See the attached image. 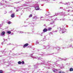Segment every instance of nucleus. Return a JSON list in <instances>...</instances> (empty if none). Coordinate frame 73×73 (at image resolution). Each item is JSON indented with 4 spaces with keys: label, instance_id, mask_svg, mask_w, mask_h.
Masks as SVG:
<instances>
[{
    "label": "nucleus",
    "instance_id": "nucleus-1",
    "mask_svg": "<svg viewBox=\"0 0 73 73\" xmlns=\"http://www.w3.org/2000/svg\"><path fill=\"white\" fill-rule=\"evenodd\" d=\"M66 31V29L64 28H61V30L60 31V33H63Z\"/></svg>",
    "mask_w": 73,
    "mask_h": 73
},
{
    "label": "nucleus",
    "instance_id": "nucleus-2",
    "mask_svg": "<svg viewBox=\"0 0 73 73\" xmlns=\"http://www.w3.org/2000/svg\"><path fill=\"white\" fill-rule=\"evenodd\" d=\"M39 5L38 4H36L35 6V9L36 10H39L40 9V8H39Z\"/></svg>",
    "mask_w": 73,
    "mask_h": 73
},
{
    "label": "nucleus",
    "instance_id": "nucleus-3",
    "mask_svg": "<svg viewBox=\"0 0 73 73\" xmlns=\"http://www.w3.org/2000/svg\"><path fill=\"white\" fill-rule=\"evenodd\" d=\"M34 68L32 69L33 73V72H34V71H35V69H37V68H38V66H37V65H34Z\"/></svg>",
    "mask_w": 73,
    "mask_h": 73
},
{
    "label": "nucleus",
    "instance_id": "nucleus-4",
    "mask_svg": "<svg viewBox=\"0 0 73 73\" xmlns=\"http://www.w3.org/2000/svg\"><path fill=\"white\" fill-rule=\"evenodd\" d=\"M5 33L4 31H3L0 34V36H5Z\"/></svg>",
    "mask_w": 73,
    "mask_h": 73
},
{
    "label": "nucleus",
    "instance_id": "nucleus-5",
    "mask_svg": "<svg viewBox=\"0 0 73 73\" xmlns=\"http://www.w3.org/2000/svg\"><path fill=\"white\" fill-rule=\"evenodd\" d=\"M26 24L27 25H29V26L30 27H31V26H33V23H26Z\"/></svg>",
    "mask_w": 73,
    "mask_h": 73
},
{
    "label": "nucleus",
    "instance_id": "nucleus-6",
    "mask_svg": "<svg viewBox=\"0 0 73 73\" xmlns=\"http://www.w3.org/2000/svg\"><path fill=\"white\" fill-rule=\"evenodd\" d=\"M50 14L48 12H47L45 15V17H47V16L49 15H50Z\"/></svg>",
    "mask_w": 73,
    "mask_h": 73
},
{
    "label": "nucleus",
    "instance_id": "nucleus-7",
    "mask_svg": "<svg viewBox=\"0 0 73 73\" xmlns=\"http://www.w3.org/2000/svg\"><path fill=\"white\" fill-rule=\"evenodd\" d=\"M48 31V29L46 28L44 29L43 30V32H46Z\"/></svg>",
    "mask_w": 73,
    "mask_h": 73
},
{
    "label": "nucleus",
    "instance_id": "nucleus-8",
    "mask_svg": "<svg viewBox=\"0 0 73 73\" xmlns=\"http://www.w3.org/2000/svg\"><path fill=\"white\" fill-rule=\"evenodd\" d=\"M59 59H60L59 60L61 61V60H64V61H66V59H62V58H58Z\"/></svg>",
    "mask_w": 73,
    "mask_h": 73
},
{
    "label": "nucleus",
    "instance_id": "nucleus-9",
    "mask_svg": "<svg viewBox=\"0 0 73 73\" xmlns=\"http://www.w3.org/2000/svg\"><path fill=\"white\" fill-rule=\"evenodd\" d=\"M48 46H48V45H47V46H43V48H46V49H48Z\"/></svg>",
    "mask_w": 73,
    "mask_h": 73
},
{
    "label": "nucleus",
    "instance_id": "nucleus-10",
    "mask_svg": "<svg viewBox=\"0 0 73 73\" xmlns=\"http://www.w3.org/2000/svg\"><path fill=\"white\" fill-rule=\"evenodd\" d=\"M11 17H12V18H13V17H15V13H13L11 15Z\"/></svg>",
    "mask_w": 73,
    "mask_h": 73
},
{
    "label": "nucleus",
    "instance_id": "nucleus-11",
    "mask_svg": "<svg viewBox=\"0 0 73 73\" xmlns=\"http://www.w3.org/2000/svg\"><path fill=\"white\" fill-rule=\"evenodd\" d=\"M52 28H50V27H49L48 28V29H47V31H50L51 30H52Z\"/></svg>",
    "mask_w": 73,
    "mask_h": 73
},
{
    "label": "nucleus",
    "instance_id": "nucleus-12",
    "mask_svg": "<svg viewBox=\"0 0 73 73\" xmlns=\"http://www.w3.org/2000/svg\"><path fill=\"white\" fill-rule=\"evenodd\" d=\"M37 19H38V18L36 16H35L33 17V19H34V20H36Z\"/></svg>",
    "mask_w": 73,
    "mask_h": 73
},
{
    "label": "nucleus",
    "instance_id": "nucleus-13",
    "mask_svg": "<svg viewBox=\"0 0 73 73\" xmlns=\"http://www.w3.org/2000/svg\"><path fill=\"white\" fill-rule=\"evenodd\" d=\"M48 35H46L45 36H44V38H43V39H46V38H48Z\"/></svg>",
    "mask_w": 73,
    "mask_h": 73
},
{
    "label": "nucleus",
    "instance_id": "nucleus-14",
    "mask_svg": "<svg viewBox=\"0 0 73 73\" xmlns=\"http://www.w3.org/2000/svg\"><path fill=\"white\" fill-rule=\"evenodd\" d=\"M61 13H56L55 14V15H54V16H57V15H60L61 14Z\"/></svg>",
    "mask_w": 73,
    "mask_h": 73
},
{
    "label": "nucleus",
    "instance_id": "nucleus-15",
    "mask_svg": "<svg viewBox=\"0 0 73 73\" xmlns=\"http://www.w3.org/2000/svg\"><path fill=\"white\" fill-rule=\"evenodd\" d=\"M53 71L54 72L56 73L57 71V69H54V70H53Z\"/></svg>",
    "mask_w": 73,
    "mask_h": 73
},
{
    "label": "nucleus",
    "instance_id": "nucleus-16",
    "mask_svg": "<svg viewBox=\"0 0 73 73\" xmlns=\"http://www.w3.org/2000/svg\"><path fill=\"white\" fill-rule=\"evenodd\" d=\"M54 21H53L52 22H51L50 23V25H53V24H54Z\"/></svg>",
    "mask_w": 73,
    "mask_h": 73
},
{
    "label": "nucleus",
    "instance_id": "nucleus-17",
    "mask_svg": "<svg viewBox=\"0 0 73 73\" xmlns=\"http://www.w3.org/2000/svg\"><path fill=\"white\" fill-rule=\"evenodd\" d=\"M29 44L28 43H26L24 45V46H28Z\"/></svg>",
    "mask_w": 73,
    "mask_h": 73
},
{
    "label": "nucleus",
    "instance_id": "nucleus-18",
    "mask_svg": "<svg viewBox=\"0 0 73 73\" xmlns=\"http://www.w3.org/2000/svg\"><path fill=\"white\" fill-rule=\"evenodd\" d=\"M70 72H72L73 71V68H71L70 69Z\"/></svg>",
    "mask_w": 73,
    "mask_h": 73
},
{
    "label": "nucleus",
    "instance_id": "nucleus-19",
    "mask_svg": "<svg viewBox=\"0 0 73 73\" xmlns=\"http://www.w3.org/2000/svg\"><path fill=\"white\" fill-rule=\"evenodd\" d=\"M56 49H57V50H58L59 51V50L60 49V47H56Z\"/></svg>",
    "mask_w": 73,
    "mask_h": 73
},
{
    "label": "nucleus",
    "instance_id": "nucleus-20",
    "mask_svg": "<svg viewBox=\"0 0 73 73\" xmlns=\"http://www.w3.org/2000/svg\"><path fill=\"white\" fill-rule=\"evenodd\" d=\"M69 3V2H67L66 3H63V4H64L65 5H68Z\"/></svg>",
    "mask_w": 73,
    "mask_h": 73
},
{
    "label": "nucleus",
    "instance_id": "nucleus-21",
    "mask_svg": "<svg viewBox=\"0 0 73 73\" xmlns=\"http://www.w3.org/2000/svg\"><path fill=\"white\" fill-rule=\"evenodd\" d=\"M18 32H19V33H24V32L22 31H18Z\"/></svg>",
    "mask_w": 73,
    "mask_h": 73
},
{
    "label": "nucleus",
    "instance_id": "nucleus-22",
    "mask_svg": "<svg viewBox=\"0 0 73 73\" xmlns=\"http://www.w3.org/2000/svg\"><path fill=\"white\" fill-rule=\"evenodd\" d=\"M72 46V44L68 45V47H67V48H70V47H71Z\"/></svg>",
    "mask_w": 73,
    "mask_h": 73
},
{
    "label": "nucleus",
    "instance_id": "nucleus-23",
    "mask_svg": "<svg viewBox=\"0 0 73 73\" xmlns=\"http://www.w3.org/2000/svg\"><path fill=\"white\" fill-rule=\"evenodd\" d=\"M7 33H8L9 34H11V31H8L7 32Z\"/></svg>",
    "mask_w": 73,
    "mask_h": 73
},
{
    "label": "nucleus",
    "instance_id": "nucleus-24",
    "mask_svg": "<svg viewBox=\"0 0 73 73\" xmlns=\"http://www.w3.org/2000/svg\"><path fill=\"white\" fill-rule=\"evenodd\" d=\"M70 12H73V10H72V11H70V10H67V12H70Z\"/></svg>",
    "mask_w": 73,
    "mask_h": 73
},
{
    "label": "nucleus",
    "instance_id": "nucleus-25",
    "mask_svg": "<svg viewBox=\"0 0 73 73\" xmlns=\"http://www.w3.org/2000/svg\"><path fill=\"white\" fill-rule=\"evenodd\" d=\"M45 60H43L42 62V64H45Z\"/></svg>",
    "mask_w": 73,
    "mask_h": 73
},
{
    "label": "nucleus",
    "instance_id": "nucleus-26",
    "mask_svg": "<svg viewBox=\"0 0 73 73\" xmlns=\"http://www.w3.org/2000/svg\"><path fill=\"white\" fill-rule=\"evenodd\" d=\"M18 64H21V62L20 61H19L18 62Z\"/></svg>",
    "mask_w": 73,
    "mask_h": 73
},
{
    "label": "nucleus",
    "instance_id": "nucleus-27",
    "mask_svg": "<svg viewBox=\"0 0 73 73\" xmlns=\"http://www.w3.org/2000/svg\"><path fill=\"white\" fill-rule=\"evenodd\" d=\"M7 24H11V22L10 21H9L7 23Z\"/></svg>",
    "mask_w": 73,
    "mask_h": 73
},
{
    "label": "nucleus",
    "instance_id": "nucleus-28",
    "mask_svg": "<svg viewBox=\"0 0 73 73\" xmlns=\"http://www.w3.org/2000/svg\"><path fill=\"white\" fill-rule=\"evenodd\" d=\"M39 42H38V40L36 41V45H37V44H38V43Z\"/></svg>",
    "mask_w": 73,
    "mask_h": 73
},
{
    "label": "nucleus",
    "instance_id": "nucleus-29",
    "mask_svg": "<svg viewBox=\"0 0 73 73\" xmlns=\"http://www.w3.org/2000/svg\"><path fill=\"white\" fill-rule=\"evenodd\" d=\"M31 57H32V58H37V57H34V56H31Z\"/></svg>",
    "mask_w": 73,
    "mask_h": 73
},
{
    "label": "nucleus",
    "instance_id": "nucleus-30",
    "mask_svg": "<svg viewBox=\"0 0 73 73\" xmlns=\"http://www.w3.org/2000/svg\"><path fill=\"white\" fill-rule=\"evenodd\" d=\"M48 48L47 49H49V48H50V47H51L52 46H51L50 45H48Z\"/></svg>",
    "mask_w": 73,
    "mask_h": 73
},
{
    "label": "nucleus",
    "instance_id": "nucleus-31",
    "mask_svg": "<svg viewBox=\"0 0 73 73\" xmlns=\"http://www.w3.org/2000/svg\"><path fill=\"white\" fill-rule=\"evenodd\" d=\"M57 29L60 31V30H61V28L60 27H58Z\"/></svg>",
    "mask_w": 73,
    "mask_h": 73
},
{
    "label": "nucleus",
    "instance_id": "nucleus-32",
    "mask_svg": "<svg viewBox=\"0 0 73 73\" xmlns=\"http://www.w3.org/2000/svg\"><path fill=\"white\" fill-rule=\"evenodd\" d=\"M32 17V15L31 14L29 16V17L30 18V17Z\"/></svg>",
    "mask_w": 73,
    "mask_h": 73
},
{
    "label": "nucleus",
    "instance_id": "nucleus-33",
    "mask_svg": "<svg viewBox=\"0 0 73 73\" xmlns=\"http://www.w3.org/2000/svg\"><path fill=\"white\" fill-rule=\"evenodd\" d=\"M21 63H22V64L23 65V64H25L24 61H22V62H21Z\"/></svg>",
    "mask_w": 73,
    "mask_h": 73
},
{
    "label": "nucleus",
    "instance_id": "nucleus-34",
    "mask_svg": "<svg viewBox=\"0 0 73 73\" xmlns=\"http://www.w3.org/2000/svg\"><path fill=\"white\" fill-rule=\"evenodd\" d=\"M28 70V69L27 68H25L24 69V70H25V72H26L27 70Z\"/></svg>",
    "mask_w": 73,
    "mask_h": 73
},
{
    "label": "nucleus",
    "instance_id": "nucleus-35",
    "mask_svg": "<svg viewBox=\"0 0 73 73\" xmlns=\"http://www.w3.org/2000/svg\"><path fill=\"white\" fill-rule=\"evenodd\" d=\"M42 1H48V0H41Z\"/></svg>",
    "mask_w": 73,
    "mask_h": 73
},
{
    "label": "nucleus",
    "instance_id": "nucleus-36",
    "mask_svg": "<svg viewBox=\"0 0 73 73\" xmlns=\"http://www.w3.org/2000/svg\"><path fill=\"white\" fill-rule=\"evenodd\" d=\"M65 20V19H60V20H62V21H64Z\"/></svg>",
    "mask_w": 73,
    "mask_h": 73
},
{
    "label": "nucleus",
    "instance_id": "nucleus-37",
    "mask_svg": "<svg viewBox=\"0 0 73 73\" xmlns=\"http://www.w3.org/2000/svg\"><path fill=\"white\" fill-rule=\"evenodd\" d=\"M21 1H19L17 2H15V3H16V4H17V3H21Z\"/></svg>",
    "mask_w": 73,
    "mask_h": 73
},
{
    "label": "nucleus",
    "instance_id": "nucleus-38",
    "mask_svg": "<svg viewBox=\"0 0 73 73\" xmlns=\"http://www.w3.org/2000/svg\"><path fill=\"white\" fill-rule=\"evenodd\" d=\"M4 5V4L0 3V5Z\"/></svg>",
    "mask_w": 73,
    "mask_h": 73
},
{
    "label": "nucleus",
    "instance_id": "nucleus-39",
    "mask_svg": "<svg viewBox=\"0 0 73 73\" xmlns=\"http://www.w3.org/2000/svg\"><path fill=\"white\" fill-rule=\"evenodd\" d=\"M9 13H12V11H10L9 12Z\"/></svg>",
    "mask_w": 73,
    "mask_h": 73
},
{
    "label": "nucleus",
    "instance_id": "nucleus-40",
    "mask_svg": "<svg viewBox=\"0 0 73 73\" xmlns=\"http://www.w3.org/2000/svg\"><path fill=\"white\" fill-rule=\"evenodd\" d=\"M41 59H42V58L39 57L38 58V60H41Z\"/></svg>",
    "mask_w": 73,
    "mask_h": 73
},
{
    "label": "nucleus",
    "instance_id": "nucleus-41",
    "mask_svg": "<svg viewBox=\"0 0 73 73\" xmlns=\"http://www.w3.org/2000/svg\"><path fill=\"white\" fill-rule=\"evenodd\" d=\"M3 71L2 70H0V73H2Z\"/></svg>",
    "mask_w": 73,
    "mask_h": 73
},
{
    "label": "nucleus",
    "instance_id": "nucleus-42",
    "mask_svg": "<svg viewBox=\"0 0 73 73\" xmlns=\"http://www.w3.org/2000/svg\"><path fill=\"white\" fill-rule=\"evenodd\" d=\"M43 54H44V53H43V52H42V54H40V55H41V56H42V55H43Z\"/></svg>",
    "mask_w": 73,
    "mask_h": 73
},
{
    "label": "nucleus",
    "instance_id": "nucleus-43",
    "mask_svg": "<svg viewBox=\"0 0 73 73\" xmlns=\"http://www.w3.org/2000/svg\"><path fill=\"white\" fill-rule=\"evenodd\" d=\"M50 34L51 35H53V33H52V32H50Z\"/></svg>",
    "mask_w": 73,
    "mask_h": 73
},
{
    "label": "nucleus",
    "instance_id": "nucleus-44",
    "mask_svg": "<svg viewBox=\"0 0 73 73\" xmlns=\"http://www.w3.org/2000/svg\"><path fill=\"white\" fill-rule=\"evenodd\" d=\"M4 38L3 39V40H4V41H7V39H4Z\"/></svg>",
    "mask_w": 73,
    "mask_h": 73
},
{
    "label": "nucleus",
    "instance_id": "nucleus-45",
    "mask_svg": "<svg viewBox=\"0 0 73 73\" xmlns=\"http://www.w3.org/2000/svg\"><path fill=\"white\" fill-rule=\"evenodd\" d=\"M3 26V24H1L0 25V27H2Z\"/></svg>",
    "mask_w": 73,
    "mask_h": 73
},
{
    "label": "nucleus",
    "instance_id": "nucleus-46",
    "mask_svg": "<svg viewBox=\"0 0 73 73\" xmlns=\"http://www.w3.org/2000/svg\"><path fill=\"white\" fill-rule=\"evenodd\" d=\"M60 4H63L64 3H62L60 2H59Z\"/></svg>",
    "mask_w": 73,
    "mask_h": 73
},
{
    "label": "nucleus",
    "instance_id": "nucleus-47",
    "mask_svg": "<svg viewBox=\"0 0 73 73\" xmlns=\"http://www.w3.org/2000/svg\"><path fill=\"white\" fill-rule=\"evenodd\" d=\"M5 2L6 3H8V1H5Z\"/></svg>",
    "mask_w": 73,
    "mask_h": 73
},
{
    "label": "nucleus",
    "instance_id": "nucleus-48",
    "mask_svg": "<svg viewBox=\"0 0 73 73\" xmlns=\"http://www.w3.org/2000/svg\"><path fill=\"white\" fill-rule=\"evenodd\" d=\"M67 15H66V14H64V16H67Z\"/></svg>",
    "mask_w": 73,
    "mask_h": 73
},
{
    "label": "nucleus",
    "instance_id": "nucleus-49",
    "mask_svg": "<svg viewBox=\"0 0 73 73\" xmlns=\"http://www.w3.org/2000/svg\"><path fill=\"white\" fill-rule=\"evenodd\" d=\"M1 52H2V53H4V51H1Z\"/></svg>",
    "mask_w": 73,
    "mask_h": 73
},
{
    "label": "nucleus",
    "instance_id": "nucleus-50",
    "mask_svg": "<svg viewBox=\"0 0 73 73\" xmlns=\"http://www.w3.org/2000/svg\"><path fill=\"white\" fill-rule=\"evenodd\" d=\"M28 67H29V68H30V67H31V65H29L28 66Z\"/></svg>",
    "mask_w": 73,
    "mask_h": 73
},
{
    "label": "nucleus",
    "instance_id": "nucleus-51",
    "mask_svg": "<svg viewBox=\"0 0 73 73\" xmlns=\"http://www.w3.org/2000/svg\"><path fill=\"white\" fill-rule=\"evenodd\" d=\"M15 49V48H13L12 49V50H14Z\"/></svg>",
    "mask_w": 73,
    "mask_h": 73
},
{
    "label": "nucleus",
    "instance_id": "nucleus-52",
    "mask_svg": "<svg viewBox=\"0 0 73 73\" xmlns=\"http://www.w3.org/2000/svg\"><path fill=\"white\" fill-rule=\"evenodd\" d=\"M62 9V7H60V9Z\"/></svg>",
    "mask_w": 73,
    "mask_h": 73
},
{
    "label": "nucleus",
    "instance_id": "nucleus-53",
    "mask_svg": "<svg viewBox=\"0 0 73 73\" xmlns=\"http://www.w3.org/2000/svg\"><path fill=\"white\" fill-rule=\"evenodd\" d=\"M19 11V9H17L16 10V11L17 12H18Z\"/></svg>",
    "mask_w": 73,
    "mask_h": 73
},
{
    "label": "nucleus",
    "instance_id": "nucleus-54",
    "mask_svg": "<svg viewBox=\"0 0 73 73\" xmlns=\"http://www.w3.org/2000/svg\"><path fill=\"white\" fill-rule=\"evenodd\" d=\"M57 18H56L54 20H57Z\"/></svg>",
    "mask_w": 73,
    "mask_h": 73
},
{
    "label": "nucleus",
    "instance_id": "nucleus-55",
    "mask_svg": "<svg viewBox=\"0 0 73 73\" xmlns=\"http://www.w3.org/2000/svg\"><path fill=\"white\" fill-rule=\"evenodd\" d=\"M4 42H5V41H4L3 42H2L1 44H3Z\"/></svg>",
    "mask_w": 73,
    "mask_h": 73
},
{
    "label": "nucleus",
    "instance_id": "nucleus-56",
    "mask_svg": "<svg viewBox=\"0 0 73 73\" xmlns=\"http://www.w3.org/2000/svg\"><path fill=\"white\" fill-rule=\"evenodd\" d=\"M8 40H10V38H9V37H8Z\"/></svg>",
    "mask_w": 73,
    "mask_h": 73
},
{
    "label": "nucleus",
    "instance_id": "nucleus-57",
    "mask_svg": "<svg viewBox=\"0 0 73 73\" xmlns=\"http://www.w3.org/2000/svg\"><path fill=\"white\" fill-rule=\"evenodd\" d=\"M59 73H65V72H59Z\"/></svg>",
    "mask_w": 73,
    "mask_h": 73
},
{
    "label": "nucleus",
    "instance_id": "nucleus-58",
    "mask_svg": "<svg viewBox=\"0 0 73 73\" xmlns=\"http://www.w3.org/2000/svg\"><path fill=\"white\" fill-rule=\"evenodd\" d=\"M35 4H37V3H38V2H35Z\"/></svg>",
    "mask_w": 73,
    "mask_h": 73
},
{
    "label": "nucleus",
    "instance_id": "nucleus-59",
    "mask_svg": "<svg viewBox=\"0 0 73 73\" xmlns=\"http://www.w3.org/2000/svg\"><path fill=\"white\" fill-rule=\"evenodd\" d=\"M57 31L56 30L55 31H54V32H57Z\"/></svg>",
    "mask_w": 73,
    "mask_h": 73
},
{
    "label": "nucleus",
    "instance_id": "nucleus-60",
    "mask_svg": "<svg viewBox=\"0 0 73 73\" xmlns=\"http://www.w3.org/2000/svg\"><path fill=\"white\" fill-rule=\"evenodd\" d=\"M48 21H49L50 20H51V19H48Z\"/></svg>",
    "mask_w": 73,
    "mask_h": 73
},
{
    "label": "nucleus",
    "instance_id": "nucleus-61",
    "mask_svg": "<svg viewBox=\"0 0 73 73\" xmlns=\"http://www.w3.org/2000/svg\"><path fill=\"white\" fill-rule=\"evenodd\" d=\"M5 12H6V13H4V14H6V13H7V11H5Z\"/></svg>",
    "mask_w": 73,
    "mask_h": 73
},
{
    "label": "nucleus",
    "instance_id": "nucleus-62",
    "mask_svg": "<svg viewBox=\"0 0 73 73\" xmlns=\"http://www.w3.org/2000/svg\"><path fill=\"white\" fill-rule=\"evenodd\" d=\"M44 26H45V27H46V25L45 24L44 25Z\"/></svg>",
    "mask_w": 73,
    "mask_h": 73
},
{
    "label": "nucleus",
    "instance_id": "nucleus-63",
    "mask_svg": "<svg viewBox=\"0 0 73 73\" xmlns=\"http://www.w3.org/2000/svg\"><path fill=\"white\" fill-rule=\"evenodd\" d=\"M25 73H28V72H25Z\"/></svg>",
    "mask_w": 73,
    "mask_h": 73
},
{
    "label": "nucleus",
    "instance_id": "nucleus-64",
    "mask_svg": "<svg viewBox=\"0 0 73 73\" xmlns=\"http://www.w3.org/2000/svg\"><path fill=\"white\" fill-rule=\"evenodd\" d=\"M49 71H47V73H49Z\"/></svg>",
    "mask_w": 73,
    "mask_h": 73
}]
</instances>
